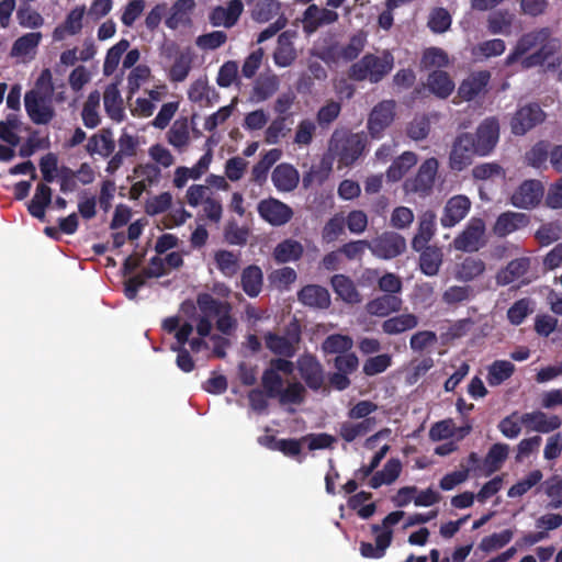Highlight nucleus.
<instances>
[{"label": "nucleus", "mask_w": 562, "mask_h": 562, "mask_svg": "<svg viewBox=\"0 0 562 562\" xmlns=\"http://www.w3.org/2000/svg\"><path fill=\"white\" fill-rule=\"evenodd\" d=\"M366 36L361 33L353 34L346 45L340 46L339 55L344 61H352L359 57L366 46Z\"/></svg>", "instance_id": "bf43d9fd"}, {"label": "nucleus", "mask_w": 562, "mask_h": 562, "mask_svg": "<svg viewBox=\"0 0 562 562\" xmlns=\"http://www.w3.org/2000/svg\"><path fill=\"white\" fill-rule=\"evenodd\" d=\"M485 271V262L477 257H467L458 266L456 277L461 281H472L483 274Z\"/></svg>", "instance_id": "c03bdc74"}, {"label": "nucleus", "mask_w": 562, "mask_h": 562, "mask_svg": "<svg viewBox=\"0 0 562 562\" xmlns=\"http://www.w3.org/2000/svg\"><path fill=\"white\" fill-rule=\"evenodd\" d=\"M543 485L547 496L551 499L550 506L552 508L562 507V476L553 475Z\"/></svg>", "instance_id": "774afa93"}, {"label": "nucleus", "mask_w": 562, "mask_h": 562, "mask_svg": "<svg viewBox=\"0 0 562 562\" xmlns=\"http://www.w3.org/2000/svg\"><path fill=\"white\" fill-rule=\"evenodd\" d=\"M427 86L435 95L441 99L448 98L454 89V82L448 72L443 70H434L430 72L427 79Z\"/></svg>", "instance_id": "f704fd0d"}, {"label": "nucleus", "mask_w": 562, "mask_h": 562, "mask_svg": "<svg viewBox=\"0 0 562 562\" xmlns=\"http://www.w3.org/2000/svg\"><path fill=\"white\" fill-rule=\"evenodd\" d=\"M297 300L305 306L325 310L330 305V295L326 288L307 284L297 292Z\"/></svg>", "instance_id": "4be33fe9"}, {"label": "nucleus", "mask_w": 562, "mask_h": 562, "mask_svg": "<svg viewBox=\"0 0 562 562\" xmlns=\"http://www.w3.org/2000/svg\"><path fill=\"white\" fill-rule=\"evenodd\" d=\"M193 0H177L170 10L165 24L170 30H177L180 25L189 21L188 13L194 8Z\"/></svg>", "instance_id": "37998d69"}, {"label": "nucleus", "mask_w": 562, "mask_h": 562, "mask_svg": "<svg viewBox=\"0 0 562 562\" xmlns=\"http://www.w3.org/2000/svg\"><path fill=\"white\" fill-rule=\"evenodd\" d=\"M513 537L514 531L512 529H504L501 532H494L481 540L479 549L486 553L499 550L508 544Z\"/></svg>", "instance_id": "864d4df0"}, {"label": "nucleus", "mask_w": 562, "mask_h": 562, "mask_svg": "<svg viewBox=\"0 0 562 562\" xmlns=\"http://www.w3.org/2000/svg\"><path fill=\"white\" fill-rule=\"evenodd\" d=\"M451 15L445 8H435L430 11L427 26L432 33L441 34L447 32L451 26Z\"/></svg>", "instance_id": "4d7b16f0"}, {"label": "nucleus", "mask_w": 562, "mask_h": 562, "mask_svg": "<svg viewBox=\"0 0 562 562\" xmlns=\"http://www.w3.org/2000/svg\"><path fill=\"white\" fill-rule=\"evenodd\" d=\"M530 268V260L527 257L514 259L497 273L496 280L501 285H507L524 277Z\"/></svg>", "instance_id": "7c9ffc66"}, {"label": "nucleus", "mask_w": 562, "mask_h": 562, "mask_svg": "<svg viewBox=\"0 0 562 562\" xmlns=\"http://www.w3.org/2000/svg\"><path fill=\"white\" fill-rule=\"evenodd\" d=\"M367 145V137L360 133L338 134L335 132L330 139V147L335 150L338 161L349 167L362 155Z\"/></svg>", "instance_id": "7ed1b4c3"}, {"label": "nucleus", "mask_w": 562, "mask_h": 562, "mask_svg": "<svg viewBox=\"0 0 562 562\" xmlns=\"http://www.w3.org/2000/svg\"><path fill=\"white\" fill-rule=\"evenodd\" d=\"M509 447L506 443H494L484 458L485 475H491L498 471L506 461Z\"/></svg>", "instance_id": "a19ab883"}, {"label": "nucleus", "mask_w": 562, "mask_h": 562, "mask_svg": "<svg viewBox=\"0 0 562 562\" xmlns=\"http://www.w3.org/2000/svg\"><path fill=\"white\" fill-rule=\"evenodd\" d=\"M394 101L378 103L369 114L368 130L372 138H381L384 130L394 120Z\"/></svg>", "instance_id": "dca6fc26"}, {"label": "nucleus", "mask_w": 562, "mask_h": 562, "mask_svg": "<svg viewBox=\"0 0 562 562\" xmlns=\"http://www.w3.org/2000/svg\"><path fill=\"white\" fill-rule=\"evenodd\" d=\"M402 472V462L397 458H391L386 461L381 471H376L369 481L371 488H379L383 484L391 485L394 483Z\"/></svg>", "instance_id": "bb28decb"}, {"label": "nucleus", "mask_w": 562, "mask_h": 562, "mask_svg": "<svg viewBox=\"0 0 562 562\" xmlns=\"http://www.w3.org/2000/svg\"><path fill=\"white\" fill-rule=\"evenodd\" d=\"M406 249L403 236L395 232H384L370 241L371 252L380 259H393Z\"/></svg>", "instance_id": "1a4fd4ad"}, {"label": "nucleus", "mask_w": 562, "mask_h": 562, "mask_svg": "<svg viewBox=\"0 0 562 562\" xmlns=\"http://www.w3.org/2000/svg\"><path fill=\"white\" fill-rule=\"evenodd\" d=\"M260 217L272 226H282L293 217V210L284 202L268 198L261 200L257 205Z\"/></svg>", "instance_id": "f8f14e48"}, {"label": "nucleus", "mask_w": 562, "mask_h": 562, "mask_svg": "<svg viewBox=\"0 0 562 562\" xmlns=\"http://www.w3.org/2000/svg\"><path fill=\"white\" fill-rule=\"evenodd\" d=\"M402 300L396 295L384 294L368 302L367 312L374 316H386L402 307Z\"/></svg>", "instance_id": "473e14b6"}, {"label": "nucleus", "mask_w": 562, "mask_h": 562, "mask_svg": "<svg viewBox=\"0 0 562 562\" xmlns=\"http://www.w3.org/2000/svg\"><path fill=\"white\" fill-rule=\"evenodd\" d=\"M436 232V214L431 211L425 212L419 221L418 232L412 240V247L419 251L432 238Z\"/></svg>", "instance_id": "cd10ccee"}, {"label": "nucleus", "mask_w": 562, "mask_h": 562, "mask_svg": "<svg viewBox=\"0 0 562 562\" xmlns=\"http://www.w3.org/2000/svg\"><path fill=\"white\" fill-rule=\"evenodd\" d=\"M515 371V366L507 360H496L488 368L487 382L496 386L509 379Z\"/></svg>", "instance_id": "8fccbe9b"}, {"label": "nucleus", "mask_w": 562, "mask_h": 562, "mask_svg": "<svg viewBox=\"0 0 562 562\" xmlns=\"http://www.w3.org/2000/svg\"><path fill=\"white\" fill-rule=\"evenodd\" d=\"M418 325V317L414 314H401L385 319L382 330L387 335H397L413 329Z\"/></svg>", "instance_id": "ea45409f"}, {"label": "nucleus", "mask_w": 562, "mask_h": 562, "mask_svg": "<svg viewBox=\"0 0 562 562\" xmlns=\"http://www.w3.org/2000/svg\"><path fill=\"white\" fill-rule=\"evenodd\" d=\"M559 48H553L551 45H544L543 47H539L536 52L522 56L518 61H520L522 69H530L535 67L542 66L549 58H551Z\"/></svg>", "instance_id": "6e6d98bb"}, {"label": "nucleus", "mask_w": 562, "mask_h": 562, "mask_svg": "<svg viewBox=\"0 0 562 562\" xmlns=\"http://www.w3.org/2000/svg\"><path fill=\"white\" fill-rule=\"evenodd\" d=\"M476 155V148L472 140V133L459 134L451 147L449 167L453 171H462L468 168Z\"/></svg>", "instance_id": "423d86ee"}, {"label": "nucleus", "mask_w": 562, "mask_h": 562, "mask_svg": "<svg viewBox=\"0 0 562 562\" xmlns=\"http://www.w3.org/2000/svg\"><path fill=\"white\" fill-rule=\"evenodd\" d=\"M249 236L245 226H239L236 221H229L224 228V238L229 245L244 246Z\"/></svg>", "instance_id": "338daca9"}, {"label": "nucleus", "mask_w": 562, "mask_h": 562, "mask_svg": "<svg viewBox=\"0 0 562 562\" xmlns=\"http://www.w3.org/2000/svg\"><path fill=\"white\" fill-rule=\"evenodd\" d=\"M330 284L335 293L345 302L355 304L361 301L353 281L345 274H335L330 279Z\"/></svg>", "instance_id": "c756f323"}, {"label": "nucleus", "mask_w": 562, "mask_h": 562, "mask_svg": "<svg viewBox=\"0 0 562 562\" xmlns=\"http://www.w3.org/2000/svg\"><path fill=\"white\" fill-rule=\"evenodd\" d=\"M52 189L46 183H38L35 189V193L27 204L29 213L44 222L46 218V207L52 203Z\"/></svg>", "instance_id": "393cba45"}, {"label": "nucleus", "mask_w": 562, "mask_h": 562, "mask_svg": "<svg viewBox=\"0 0 562 562\" xmlns=\"http://www.w3.org/2000/svg\"><path fill=\"white\" fill-rule=\"evenodd\" d=\"M188 98L194 103H200L203 106H210L218 99V94L209 86L205 78H199L191 83L188 90Z\"/></svg>", "instance_id": "2f4dec72"}, {"label": "nucleus", "mask_w": 562, "mask_h": 562, "mask_svg": "<svg viewBox=\"0 0 562 562\" xmlns=\"http://www.w3.org/2000/svg\"><path fill=\"white\" fill-rule=\"evenodd\" d=\"M297 170L289 164L278 165L271 175V180L279 191L290 192L297 187Z\"/></svg>", "instance_id": "b1692460"}, {"label": "nucleus", "mask_w": 562, "mask_h": 562, "mask_svg": "<svg viewBox=\"0 0 562 562\" xmlns=\"http://www.w3.org/2000/svg\"><path fill=\"white\" fill-rule=\"evenodd\" d=\"M391 532H381L375 537V543L361 541L359 551L364 559H382L386 554L387 548L391 546Z\"/></svg>", "instance_id": "72a5a7b5"}, {"label": "nucleus", "mask_w": 562, "mask_h": 562, "mask_svg": "<svg viewBox=\"0 0 562 562\" xmlns=\"http://www.w3.org/2000/svg\"><path fill=\"white\" fill-rule=\"evenodd\" d=\"M266 347L276 356L292 358L295 356L297 345L301 340V329L297 325L289 328L286 336H281L272 331L265 335Z\"/></svg>", "instance_id": "39448f33"}, {"label": "nucleus", "mask_w": 562, "mask_h": 562, "mask_svg": "<svg viewBox=\"0 0 562 562\" xmlns=\"http://www.w3.org/2000/svg\"><path fill=\"white\" fill-rule=\"evenodd\" d=\"M491 80V74L487 70L472 72L458 88V95L464 101H472L485 91Z\"/></svg>", "instance_id": "6ab92c4d"}, {"label": "nucleus", "mask_w": 562, "mask_h": 562, "mask_svg": "<svg viewBox=\"0 0 562 562\" xmlns=\"http://www.w3.org/2000/svg\"><path fill=\"white\" fill-rule=\"evenodd\" d=\"M506 49V44L501 38L487 40L479 43L472 49L473 56L479 59H488L501 56Z\"/></svg>", "instance_id": "3c124183"}, {"label": "nucleus", "mask_w": 562, "mask_h": 562, "mask_svg": "<svg viewBox=\"0 0 562 562\" xmlns=\"http://www.w3.org/2000/svg\"><path fill=\"white\" fill-rule=\"evenodd\" d=\"M304 248L302 244L294 239H284L279 243L273 250V258L279 263L296 261L303 256Z\"/></svg>", "instance_id": "c9c22d12"}, {"label": "nucleus", "mask_w": 562, "mask_h": 562, "mask_svg": "<svg viewBox=\"0 0 562 562\" xmlns=\"http://www.w3.org/2000/svg\"><path fill=\"white\" fill-rule=\"evenodd\" d=\"M240 285L249 297H257L263 285V273L260 267L249 265L244 268L240 274Z\"/></svg>", "instance_id": "a878e982"}, {"label": "nucleus", "mask_w": 562, "mask_h": 562, "mask_svg": "<svg viewBox=\"0 0 562 562\" xmlns=\"http://www.w3.org/2000/svg\"><path fill=\"white\" fill-rule=\"evenodd\" d=\"M103 104L108 115L114 121H122L124 113L122 98L115 83L109 85L103 93Z\"/></svg>", "instance_id": "58836bf2"}, {"label": "nucleus", "mask_w": 562, "mask_h": 562, "mask_svg": "<svg viewBox=\"0 0 562 562\" xmlns=\"http://www.w3.org/2000/svg\"><path fill=\"white\" fill-rule=\"evenodd\" d=\"M551 145L548 140H539L526 154L528 164L535 168H541L550 159Z\"/></svg>", "instance_id": "052dcab7"}, {"label": "nucleus", "mask_w": 562, "mask_h": 562, "mask_svg": "<svg viewBox=\"0 0 562 562\" xmlns=\"http://www.w3.org/2000/svg\"><path fill=\"white\" fill-rule=\"evenodd\" d=\"M515 15L508 10H497L487 18V31L491 34L510 35Z\"/></svg>", "instance_id": "e433bc0d"}, {"label": "nucleus", "mask_w": 562, "mask_h": 562, "mask_svg": "<svg viewBox=\"0 0 562 562\" xmlns=\"http://www.w3.org/2000/svg\"><path fill=\"white\" fill-rule=\"evenodd\" d=\"M551 45L553 48H560V41L552 37L550 27H540L530 32L524 33L516 42L512 52L505 58L506 66H513L522 56L528 54L533 48Z\"/></svg>", "instance_id": "f03ea898"}, {"label": "nucleus", "mask_w": 562, "mask_h": 562, "mask_svg": "<svg viewBox=\"0 0 562 562\" xmlns=\"http://www.w3.org/2000/svg\"><path fill=\"white\" fill-rule=\"evenodd\" d=\"M49 99L37 97L35 92H26L24 106L30 120L37 125L48 124L55 116V110Z\"/></svg>", "instance_id": "2eb2a0df"}, {"label": "nucleus", "mask_w": 562, "mask_h": 562, "mask_svg": "<svg viewBox=\"0 0 562 562\" xmlns=\"http://www.w3.org/2000/svg\"><path fill=\"white\" fill-rule=\"evenodd\" d=\"M544 120V112L537 103H530L519 108L510 120L512 133L517 136L525 135L528 131Z\"/></svg>", "instance_id": "9b49d317"}, {"label": "nucleus", "mask_w": 562, "mask_h": 562, "mask_svg": "<svg viewBox=\"0 0 562 562\" xmlns=\"http://www.w3.org/2000/svg\"><path fill=\"white\" fill-rule=\"evenodd\" d=\"M192 69V56L190 52H180L169 69L168 78L172 82H182Z\"/></svg>", "instance_id": "a18cd8bd"}, {"label": "nucleus", "mask_w": 562, "mask_h": 562, "mask_svg": "<svg viewBox=\"0 0 562 562\" xmlns=\"http://www.w3.org/2000/svg\"><path fill=\"white\" fill-rule=\"evenodd\" d=\"M216 268L227 278L234 277L239 270V258L233 251L221 249L214 255Z\"/></svg>", "instance_id": "de8ad7c7"}, {"label": "nucleus", "mask_w": 562, "mask_h": 562, "mask_svg": "<svg viewBox=\"0 0 562 562\" xmlns=\"http://www.w3.org/2000/svg\"><path fill=\"white\" fill-rule=\"evenodd\" d=\"M543 194L544 187L540 180H525L512 194L510 203L518 209L531 210L539 205Z\"/></svg>", "instance_id": "9d476101"}, {"label": "nucleus", "mask_w": 562, "mask_h": 562, "mask_svg": "<svg viewBox=\"0 0 562 562\" xmlns=\"http://www.w3.org/2000/svg\"><path fill=\"white\" fill-rule=\"evenodd\" d=\"M471 202L465 195H454L448 200L445 205L443 214L440 218L443 227H453L462 221L469 213Z\"/></svg>", "instance_id": "aec40b11"}, {"label": "nucleus", "mask_w": 562, "mask_h": 562, "mask_svg": "<svg viewBox=\"0 0 562 562\" xmlns=\"http://www.w3.org/2000/svg\"><path fill=\"white\" fill-rule=\"evenodd\" d=\"M244 11L241 0H231L227 7L217 5L212 9L209 15L210 23L213 26L233 27L239 20Z\"/></svg>", "instance_id": "f3484780"}, {"label": "nucleus", "mask_w": 562, "mask_h": 562, "mask_svg": "<svg viewBox=\"0 0 562 562\" xmlns=\"http://www.w3.org/2000/svg\"><path fill=\"white\" fill-rule=\"evenodd\" d=\"M196 304L204 317H216L231 304L215 299L210 293H199Z\"/></svg>", "instance_id": "09e8293b"}, {"label": "nucleus", "mask_w": 562, "mask_h": 562, "mask_svg": "<svg viewBox=\"0 0 562 562\" xmlns=\"http://www.w3.org/2000/svg\"><path fill=\"white\" fill-rule=\"evenodd\" d=\"M418 252L420 271L428 276H437L443 260V252L441 248L431 245H425Z\"/></svg>", "instance_id": "5701e85b"}, {"label": "nucleus", "mask_w": 562, "mask_h": 562, "mask_svg": "<svg viewBox=\"0 0 562 562\" xmlns=\"http://www.w3.org/2000/svg\"><path fill=\"white\" fill-rule=\"evenodd\" d=\"M529 223V215L520 212L506 211L497 216L493 232L498 237H506L516 231L527 227Z\"/></svg>", "instance_id": "a211bd4d"}, {"label": "nucleus", "mask_w": 562, "mask_h": 562, "mask_svg": "<svg viewBox=\"0 0 562 562\" xmlns=\"http://www.w3.org/2000/svg\"><path fill=\"white\" fill-rule=\"evenodd\" d=\"M261 385L268 397L276 398L281 393L283 379L274 369L268 368L262 373Z\"/></svg>", "instance_id": "13d9d810"}, {"label": "nucleus", "mask_w": 562, "mask_h": 562, "mask_svg": "<svg viewBox=\"0 0 562 562\" xmlns=\"http://www.w3.org/2000/svg\"><path fill=\"white\" fill-rule=\"evenodd\" d=\"M485 224L481 218H472L467 227L454 238L453 247L461 251H477L483 245Z\"/></svg>", "instance_id": "4468645a"}, {"label": "nucleus", "mask_w": 562, "mask_h": 562, "mask_svg": "<svg viewBox=\"0 0 562 562\" xmlns=\"http://www.w3.org/2000/svg\"><path fill=\"white\" fill-rule=\"evenodd\" d=\"M417 164V156L413 151H404L386 170V177L391 181L401 180L406 172Z\"/></svg>", "instance_id": "79ce46f5"}, {"label": "nucleus", "mask_w": 562, "mask_h": 562, "mask_svg": "<svg viewBox=\"0 0 562 562\" xmlns=\"http://www.w3.org/2000/svg\"><path fill=\"white\" fill-rule=\"evenodd\" d=\"M189 138L187 120L176 121L167 133L168 143L179 149L188 145Z\"/></svg>", "instance_id": "680f3d73"}, {"label": "nucleus", "mask_w": 562, "mask_h": 562, "mask_svg": "<svg viewBox=\"0 0 562 562\" xmlns=\"http://www.w3.org/2000/svg\"><path fill=\"white\" fill-rule=\"evenodd\" d=\"M352 347V338L342 334H331L322 342V351L325 355H346L351 351Z\"/></svg>", "instance_id": "4c0bfd02"}, {"label": "nucleus", "mask_w": 562, "mask_h": 562, "mask_svg": "<svg viewBox=\"0 0 562 562\" xmlns=\"http://www.w3.org/2000/svg\"><path fill=\"white\" fill-rule=\"evenodd\" d=\"M128 47L130 42L125 38H122L108 50L103 64V74L105 76H110L115 71L122 58V55L125 52H127Z\"/></svg>", "instance_id": "5fc2aeb1"}, {"label": "nucleus", "mask_w": 562, "mask_h": 562, "mask_svg": "<svg viewBox=\"0 0 562 562\" xmlns=\"http://www.w3.org/2000/svg\"><path fill=\"white\" fill-rule=\"evenodd\" d=\"M42 40V33L32 32L20 36L12 46L11 54L14 56L27 55L32 49L38 46Z\"/></svg>", "instance_id": "e2e57ef3"}, {"label": "nucleus", "mask_w": 562, "mask_h": 562, "mask_svg": "<svg viewBox=\"0 0 562 562\" xmlns=\"http://www.w3.org/2000/svg\"><path fill=\"white\" fill-rule=\"evenodd\" d=\"M280 80L277 75H260L254 86V94L258 101H266L279 89Z\"/></svg>", "instance_id": "49530a36"}, {"label": "nucleus", "mask_w": 562, "mask_h": 562, "mask_svg": "<svg viewBox=\"0 0 562 562\" xmlns=\"http://www.w3.org/2000/svg\"><path fill=\"white\" fill-rule=\"evenodd\" d=\"M297 370L307 385L313 391H318L324 384V368L316 356L303 353L297 359Z\"/></svg>", "instance_id": "ddd939ff"}, {"label": "nucleus", "mask_w": 562, "mask_h": 562, "mask_svg": "<svg viewBox=\"0 0 562 562\" xmlns=\"http://www.w3.org/2000/svg\"><path fill=\"white\" fill-rule=\"evenodd\" d=\"M499 123L496 117H486L477 126L472 140L477 156L490 155L498 143Z\"/></svg>", "instance_id": "0eeeda50"}, {"label": "nucleus", "mask_w": 562, "mask_h": 562, "mask_svg": "<svg viewBox=\"0 0 562 562\" xmlns=\"http://www.w3.org/2000/svg\"><path fill=\"white\" fill-rule=\"evenodd\" d=\"M392 364V357L389 353H382L368 358L362 367V372L367 376H373L387 370Z\"/></svg>", "instance_id": "69168bd1"}, {"label": "nucleus", "mask_w": 562, "mask_h": 562, "mask_svg": "<svg viewBox=\"0 0 562 562\" xmlns=\"http://www.w3.org/2000/svg\"><path fill=\"white\" fill-rule=\"evenodd\" d=\"M16 19L22 27L37 29L44 24L43 16L37 11L33 10L27 3L19 7L16 11Z\"/></svg>", "instance_id": "0e129e2a"}, {"label": "nucleus", "mask_w": 562, "mask_h": 562, "mask_svg": "<svg viewBox=\"0 0 562 562\" xmlns=\"http://www.w3.org/2000/svg\"><path fill=\"white\" fill-rule=\"evenodd\" d=\"M331 366L334 372L328 374V384L336 391H345L351 385L349 375L356 372L359 368V358L355 352L336 356Z\"/></svg>", "instance_id": "20e7f679"}, {"label": "nucleus", "mask_w": 562, "mask_h": 562, "mask_svg": "<svg viewBox=\"0 0 562 562\" xmlns=\"http://www.w3.org/2000/svg\"><path fill=\"white\" fill-rule=\"evenodd\" d=\"M376 425V418H366L358 423H351V422H344L339 426V436L341 439H344L346 442H352L358 437L366 436Z\"/></svg>", "instance_id": "c85d7f7f"}, {"label": "nucleus", "mask_w": 562, "mask_h": 562, "mask_svg": "<svg viewBox=\"0 0 562 562\" xmlns=\"http://www.w3.org/2000/svg\"><path fill=\"white\" fill-rule=\"evenodd\" d=\"M438 171L436 158L426 159L419 167L417 175L405 181L407 192L417 193L419 196H427L431 193L435 178Z\"/></svg>", "instance_id": "6e6552de"}, {"label": "nucleus", "mask_w": 562, "mask_h": 562, "mask_svg": "<svg viewBox=\"0 0 562 562\" xmlns=\"http://www.w3.org/2000/svg\"><path fill=\"white\" fill-rule=\"evenodd\" d=\"M393 66L394 58L391 53L386 52L382 57L368 53L350 66L348 77L353 81L369 80L378 83L390 74Z\"/></svg>", "instance_id": "f257e3e1"}, {"label": "nucleus", "mask_w": 562, "mask_h": 562, "mask_svg": "<svg viewBox=\"0 0 562 562\" xmlns=\"http://www.w3.org/2000/svg\"><path fill=\"white\" fill-rule=\"evenodd\" d=\"M280 11V2L277 0H257L251 11V18L258 23L272 20Z\"/></svg>", "instance_id": "603ef678"}, {"label": "nucleus", "mask_w": 562, "mask_h": 562, "mask_svg": "<svg viewBox=\"0 0 562 562\" xmlns=\"http://www.w3.org/2000/svg\"><path fill=\"white\" fill-rule=\"evenodd\" d=\"M520 422L527 428L543 434H548L560 428L562 424V420L559 416H548L541 411L522 414Z\"/></svg>", "instance_id": "412c9836"}]
</instances>
